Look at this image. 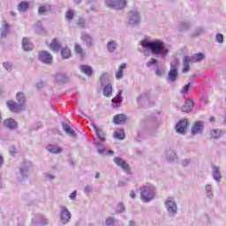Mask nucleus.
I'll list each match as a JSON object with an SVG mask.
<instances>
[{"label": "nucleus", "instance_id": "18", "mask_svg": "<svg viewBox=\"0 0 226 226\" xmlns=\"http://www.w3.org/2000/svg\"><path fill=\"white\" fill-rule=\"evenodd\" d=\"M4 126L8 130H17L19 128V123L13 118H6L4 120Z\"/></svg>", "mask_w": 226, "mask_h": 226}, {"label": "nucleus", "instance_id": "40", "mask_svg": "<svg viewBox=\"0 0 226 226\" xmlns=\"http://www.w3.org/2000/svg\"><path fill=\"white\" fill-rule=\"evenodd\" d=\"M72 54V51L70 50L69 48H64L61 50V56L63 59H68Z\"/></svg>", "mask_w": 226, "mask_h": 226}, {"label": "nucleus", "instance_id": "50", "mask_svg": "<svg viewBox=\"0 0 226 226\" xmlns=\"http://www.w3.org/2000/svg\"><path fill=\"white\" fill-rule=\"evenodd\" d=\"M158 63V60L156 58H151L148 62H147V68H151L154 64H156Z\"/></svg>", "mask_w": 226, "mask_h": 226}, {"label": "nucleus", "instance_id": "34", "mask_svg": "<svg viewBox=\"0 0 226 226\" xmlns=\"http://www.w3.org/2000/svg\"><path fill=\"white\" fill-rule=\"evenodd\" d=\"M205 192L207 199H213L215 191L213 190V185L207 184L205 186Z\"/></svg>", "mask_w": 226, "mask_h": 226}, {"label": "nucleus", "instance_id": "6", "mask_svg": "<svg viewBox=\"0 0 226 226\" xmlns=\"http://www.w3.org/2000/svg\"><path fill=\"white\" fill-rule=\"evenodd\" d=\"M130 26H139L140 24V11L139 9H132L127 15Z\"/></svg>", "mask_w": 226, "mask_h": 226}, {"label": "nucleus", "instance_id": "62", "mask_svg": "<svg viewBox=\"0 0 226 226\" xmlns=\"http://www.w3.org/2000/svg\"><path fill=\"white\" fill-rule=\"evenodd\" d=\"M15 153H16V151H15V147H11V148H10V154H15Z\"/></svg>", "mask_w": 226, "mask_h": 226}, {"label": "nucleus", "instance_id": "27", "mask_svg": "<svg viewBox=\"0 0 226 226\" xmlns=\"http://www.w3.org/2000/svg\"><path fill=\"white\" fill-rule=\"evenodd\" d=\"M62 128L67 135H70V137H75V131L72 129L68 124L62 123Z\"/></svg>", "mask_w": 226, "mask_h": 226}, {"label": "nucleus", "instance_id": "39", "mask_svg": "<svg viewBox=\"0 0 226 226\" xmlns=\"http://www.w3.org/2000/svg\"><path fill=\"white\" fill-rule=\"evenodd\" d=\"M50 11V6L41 5L38 8L39 15H45V13H49Z\"/></svg>", "mask_w": 226, "mask_h": 226}, {"label": "nucleus", "instance_id": "41", "mask_svg": "<svg viewBox=\"0 0 226 226\" xmlns=\"http://www.w3.org/2000/svg\"><path fill=\"white\" fill-rule=\"evenodd\" d=\"M101 80V87L103 86H107V82H109V74L108 73H102V76L100 77Z\"/></svg>", "mask_w": 226, "mask_h": 226}, {"label": "nucleus", "instance_id": "42", "mask_svg": "<svg viewBox=\"0 0 226 226\" xmlns=\"http://www.w3.org/2000/svg\"><path fill=\"white\" fill-rule=\"evenodd\" d=\"M75 11L74 10H68L65 13V19L70 22L71 20H73V17H75Z\"/></svg>", "mask_w": 226, "mask_h": 226}, {"label": "nucleus", "instance_id": "46", "mask_svg": "<svg viewBox=\"0 0 226 226\" xmlns=\"http://www.w3.org/2000/svg\"><path fill=\"white\" fill-rule=\"evenodd\" d=\"M154 73H155L156 77H163V75H165V69L156 67L154 69Z\"/></svg>", "mask_w": 226, "mask_h": 226}, {"label": "nucleus", "instance_id": "55", "mask_svg": "<svg viewBox=\"0 0 226 226\" xmlns=\"http://www.w3.org/2000/svg\"><path fill=\"white\" fill-rule=\"evenodd\" d=\"M114 222H115V220L113 217H108L106 219V225L112 226V225H114Z\"/></svg>", "mask_w": 226, "mask_h": 226}, {"label": "nucleus", "instance_id": "10", "mask_svg": "<svg viewBox=\"0 0 226 226\" xmlns=\"http://www.w3.org/2000/svg\"><path fill=\"white\" fill-rule=\"evenodd\" d=\"M7 107L11 110V112H14L16 114H19V112H22V110H26L24 104L15 102L14 101H8Z\"/></svg>", "mask_w": 226, "mask_h": 226}, {"label": "nucleus", "instance_id": "56", "mask_svg": "<svg viewBox=\"0 0 226 226\" xmlns=\"http://www.w3.org/2000/svg\"><path fill=\"white\" fill-rule=\"evenodd\" d=\"M35 32L37 33V34H43V33H45V28H43V26H37Z\"/></svg>", "mask_w": 226, "mask_h": 226}, {"label": "nucleus", "instance_id": "24", "mask_svg": "<svg viewBox=\"0 0 226 226\" xmlns=\"http://www.w3.org/2000/svg\"><path fill=\"white\" fill-rule=\"evenodd\" d=\"M27 10H29V2L21 1L18 4V11H19V13H26Z\"/></svg>", "mask_w": 226, "mask_h": 226}, {"label": "nucleus", "instance_id": "32", "mask_svg": "<svg viewBox=\"0 0 226 226\" xmlns=\"http://www.w3.org/2000/svg\"><path fill=\"white\" fill-rule=\"evenodd\" d=\"M81 41H84L87 47H92L93 45V37L90 34H83Z\"/></svg>", "mask_w": 226, "mask_h": 226}, {"label": "nucleus", "instance_id": "8", "mask_svg": "<svg viewBox=\"0 0 226 226\" xmlns=\"http://www.w3.org/2000/svg\"><path fill=\"white\" fill-rule=\"evenodd\" d=\"M105 4L108 8L119 11L124 10L128 2L126 0H105Z\"/></svg>", "mask_w": 226, "mask_h": 226}, {"label": "nucleus", "instance_id": "63", "mask_svg": "<svg viewBox=\"0 0 226 226\" xmlns=\"http://www.w3.org/2000/svg\"><path fill=\"white\" fill-rule=\"evenodd\" d=\"M130 197H131V199H135V197H136L135 191H131L130 192Z\"/></svg>", "mask_w": 226, "mask_h": 226}, {"label": "nucleus", "instance_id": "54", "mask_svg": "<svg viewBox=\"0 0 226 226\" xmlns=\"http://www.w3.org/2000/svg\"><path fill=\"white\" fill-rule=\"evenodd\" d=\"M215 40L218 43H223V34H217L215 36Z\"/></svg>", "mask_w": 226, "mask_h": 226}, {"label": "nucleus", "instance_id": "1", "mask_svg": "<svg viewBox=\"0 0 226 226\" xmlns=\"http://www.w3.org/2000/svg\"><path fill=\"white\" fill-rule=\"evenodd\" d=\"M140 45L144 50H149L154 57H158L159 59H165L170 52L167 44L162 40L151 41L149 39H144L140 41Z\"/></svg>", "mask_w": 226, "mask_h": 226}, {"label": "nucleus", "instance_id": "21", "mask_svg": "<svg viewBox=\"0 0 226 226\" xmlns=\"http://www.w3.org/2000/svg\"><path fill=\"white\" fill-rule=\"evenodd\" d=\"M193 109V101L187 99L182 107V112H192Z\"/></svg>", "mask_w": 226, "mask_h": 226}, {"label": "nucleus", "instance_id": "12", "mask_svg": "<svg viewBox=\"0 0 226 226\" xmlns=\"http://www.w3.org/2000/svg\"><path fill=\"white\" fill-rule=\"evenodd\" d=\"M93 128L95 130V135L99 139V142H105L107 140V133L102 127L96 126L95 124H92Z\"/></svg>", "mask_w": 226, "mask_h": 226}, {"label": "nucleus", "instance_id": "61", "mask_svg": "<svg viewBox=\"0 0 226 226\" xmlns=\"http://www.w3.org/2000/svg\"><path fill=\"white\" fill-rule=\"evenodd\" d=\"M40 223L41 225H49V219H45L42 217V221Z\"/></svg>", "mask_w": 226, "mask_h": 226}, {"label": "nucleus", "instance_id": "57", "mask_svg": "<svg viewBox=\"0 0 226 226\" xmlns=\"http://www.w3.org/2000/svg\"><path fill=\"white\" fill-rule=\"evenodd\" d=\"M44 176L49 181H54L56 179V177L50 173H45Z\"/></svg>", "mask_w": 226, "mask_h": 226}, {"label": "nucleus", "instance_id": "45", "mask_svg": "<svg viewBox=\"0 0 226 226\" xmlns=\"http://www.w3.org/2000/svg\"><path fill=\"white\" fill-rule=\"evenodd\" d=\"M3 68H4L6 72H11V70H13V64L11 62H4Z\"/></svg>", "mask_w": 226, "mask_h": 226}, {"label": "nucleus", "instance_id": "9", "mask_svg": "<svg viewBox=\"0 0 226 226\" xmlns=\"http://www.w3.org/2000/svg\"><path fill=\"white\" fill-rule=\"evenodd\" d=\"M72 220V213L68 210L66 206L60 207V222L63 225H66V223H70Z\"/></svg>", "mask_w": 226, "mask_h": 226}, {"label": "nucleus", "instance_id": "31", "mask_svg": "<svg viewBox=\"0 0 226 226\" xmlns=\"http://www.w3.org/2000/svg\"><path fill=\"white\" fill-rule=\"evenodd\" d=\"M192 27L190 21H182L178 26V31H188Z\"/></svg>", "mask_w": 226, "mask_h": 226}, {"label": "nucleus", "instance_id": "44", "mask_svg": "<svg viewBox=\"0 0 226 226\" xmlns=\"http://www.w3.org/2000/svg\"><path fill=\"white\" fill-rule=\"evenodd\" d=\"M206 33V30H204L203 27L198 26L195 28L192 36H200V34H204Z\"/></svg>", "mask_w": 226, "mask_h": 226}, {"label": "nucleus", "instance_id": "3", "mask_svg": "<svg viewBox=\"0 0 226 226\" xmlns=\"http://www.w3.org/2000/svg\"><path fill=\"white\" fill-rule=\"evenodd\" d=\"M206 56L203 53H196L192 56H185L183 59L184 68L182 69V73H186L190 70V63H200L204 61Z\"/></svg>", "mask_w": 226, "mask_h": 226}, {"label": "nucleus", "instance_id": "2", "mask_svg": "<svg viewBox=\"0 0 226 226\" xmlns=\"http://www.w3.org/2000/svg\"><path fill=\"white\" fill-rule=\"evenodd\" d=\"M139 195L142 202H151L156 195V190L154 189V186L150 185H142L139 188Z\"/></svg>", "mask_w": 226, "mask_h": 226}, {"label": "nucleus", "instance_id": "60", "mask_svg": "<svg viewBox=\"0 0 226 226\" xmlns=\"http://www.w3.org/2000/svg\"><path fill=\"white\" fill-rule=\"evenodd\" d=\"M36 86H37L38 89H41L45 86V82L44 81H40V82L37 83Z\"/></svg>", "mask_w": 226, "mask_h": 226}, {"label": "nucleus", "instance_id": "17", "mask_svg": "<svg viewBox=\"0 0 226 226\" xmlns=\"http://www.w3.org/2000/svg\"><path fill=\"white\" fill-rule=\"evenodd\" d=\"M113 162H114V163H116V165H117V167H120L125 172L130 171V165H128L126 163V161H124V159H122L120 157H115Z\"/></svg>", "mask_w": 226, "mask_h": 226}, {"label": "nucleus", "instance_id": "48", "mask_svg": "<svg viewBox=\"0 0 226 226\" xmlns=\"http://www.w3.org/2000/svg\"><path fill=\"white\" fill-rule=\"evenodd\" d=\"M75 52L76 54H80L81 57L84 56V49H82L80 44H75Z\"/></svg>", "mask_w": 226, "mask_h": 226}, {"label": "nucleus", "instance_id": "11", "mask_svg": "<svg viewBox=\"0 0 226 226\" xmlns=\"http://www.w3.org/2000/svg\"><path fill=\"white\" fill-rule=\"evenodd\" d=\"M38 59L41 63L44 64H51L54 61V58L49 51H40L38 55Z\"/></svg>", "mask_w": 226, "mask_h": 226}, {"label": "nucleus", "instance_id": "64", "mask_svg": "<svg viewBox=\"0 0 226 226\" xmlns=\"http://www.w3.org/2000/svg\"><path fill=\"white\" fill-rule=\"evenodd\" d=\"M129 226H137V223L134 221H130Z\"/></svg>", "mask_w": 226, "mask_h": 226}, {"label": "nucleus", "instance_id": "52", "mask_svg": "<svg viewBox=\"0 0 226 226\" xmlns=\"http://www.w3.org/2000/svg\"><path fill=\"white\" fill-rule=\"evenodd\" d=\"M190 86H191V83L184 86V87L180 91L181 94H186V93H188V91L190 90Z\"/></svg>", "mask_w": 226, "mask_h": 226}, {"label": "nucleus", "instance_id": "38", "mask_svg": "<svg viewBox=\"0 0 226 226\" xmlns=\"http://www.w3.org/2000/svg\"><path fill=\"white\" fill-rule=\"evenodd\" d=\"M115 139H119L120 140H123L124 139V130L123 129H117L114 133Z\"/></svg>", "mask_w": 226, "mask_h": 226}, {"label": "nucleus", "instance_id": "43", "mask_svg": "<svg viewBox=\"0 0 226 226\" xmlns=\"http://www.w3.org/2000/svg\"><path fill=\"white\" fill-rule=\"evenodd\" d=\"M212 139H220L222 137V130L216 129L210 132Z\"/></svg>", "mask_w": 226, "mask_h": 226}, {"label": "nucleus", "instance_id": "28", "mask_svg": "<svg viewBox=\"0 0 226 226\" xmlns=\"http://www.w3.org/2000/svg\"><path fill=\"white\" fill-rule=\"evenodd\" d=\"M16 100L18 103L20 105H23V107L26 109V94L22 92H19L16 95Z\"/></svg>", "mask_w": 226, "mask_h": 226}, {"label": "nucleus", "instance_id": "22", "mask_svg": "<svg viewBox=\"0 0 226 226\" xmlns=\"http://www.w3.org/2000/svg\"><path fill=\"white\" fill-rule=\"evenodd\" d=\"M61 42L57 39H53L49 44V49H51L53 52H59V50H61Z\"/></svg>", "mask_w": 226, "mask_h": 226}, {"label": "nucleus", "instance_id": "47", "mask_svg": "<svg viewBox=\"0 0 226 226\" xmlns=\"http://www.w3.org/2000/svg\"><path fill=\"white\" fill-rule=\"evenodd\" d=\"M75 24H77L79 27H84L86 26V20L79 17L75 19Z\"/></svg>", "mask_w": 226, "mask_h": 226}, {"label": "nucleus", "instance_id": "4", "mask_svg": "<svg viewBox=\"0 0 226 226\" xmlns=\"http://www.w3.org/2000/svg\"><path fill=\"white\" fill-rule=\"evenodd\" d=\"M164 207L170 218H174L177 215V203L173 197H169L164 200Z\"/></svg>", "mask_w": 226, "mask_h": 226}, {"label": "nucleus", "instance_id": "36", "mask_svg": "<svg viewBox=\"0 0 226 226\" xmlns=\"http://www.w3.org/2000/svg\"><path fill=\"white\" fill-rule=\"evenodd\" d=\"M124 68H126V64H122L119 67L118 70L117 71L115 76L116 79H123V70H124Z\"/></svg>", "mask_w": 226, "mask_h": 226}, {"label": "nucleus", "instance_id": "14", "mask_svg": "<svg viewBox=\"0 0 226 226\" xmlns=\"http://www.w3.org/2000/svg\"><path fill=\"white\" fill-rule=\"evenodd\" d=\"M104 141L94 140V145L97 149V153L102 156L107 155V147L103 144Z\"/></svg>", "mask_w": 226, "mask_h": 226}, {"label": "nucleus", "instance_id": "33", "mask_svg": "<svg viewBox=\"0 0 226 226\" xmlns=\"http://www.w3.org/2000/svg\"><path fill=\"white\" fill-rule=\"evenodd\" d=\"M56 82L58 84H63L64 82H68V77L64 73H57L55 77Z\"/></svg>", "mask_w": 226, "mask_h": 226}, {"label": "nucleus", "instance_id": "19", "mask_svg": "<svg viewBox=\"0 0 226 226\" xmlns=\"http://www.w3.org/2000/svg\"><path fill=\"white\" fill-rule=\"evenodd\" d=\"M79 70L81 73H84L87 77H93V67L87 65V64H83L79 66Z\"/></svg>", "mask_w": 226, "mask_h": 226}, {"label": "nucleus", "instance_id": "15", "mask_svg": "<svg viewBox=\"0 0 226 226\" xmlns=\"http://www.w3.org/2000/svg\"><path fill=\"white\" fill-rule=\"evenodd\" d=\"M204 130V123L202 121L195 122L191 129L192 135H199L202 133Z\"/></svg>", "mask_w": 226, "mask_h": 226}, {"label": "nucleus", "instance_id": "49", "mask_svg": "<svg viewBox=\"0 0 226 226\" xmlns=\"http://www.w3.org/2000/svg\"><path fill=\"white\" fill-rule=\"evenodd\" d=\"M190 163H192V159L190 158H185L181 161L182 167H188Z\"/></svg>", "mask_w": 226, "mask_h": 226}, {"label": "nucleus", "instance_id": "53", "mask_svg": "<svg viewBox=\"0 0 226 226\" xmlns=\"http://www.w3.org/2000/svg\"><path fill=\"white\" fill-rule=\"evenodd\" d=\"M124 204L123 203H118L117 207V213H124Z\"/></svg>", "mask_w": 226, "mask_h": 226}, {"label": "nucleus", "instance_id": "30", "mask_svg": "<svg viewBox=\"0 0 226 226\" xmlns=\"http://www.w3.org/2000/svg\"><path fill=\"white\" fill-rule=\"evenodd\" d=\"M102 87L104 96L109 97L112 95V85L110 83L104 85Z\"/></svg>", "mask_w": 226, "mask_h": 226}, {"label": "nucleus", "instance_id": "7", "mask_svg": "<svg viewBox=\"0 0 226 226\" xmlns=\"http://www.w3.org/2000/svg\"><path fill=\"white\" fill-rule=\"evenodd\" d=\"M177 68H179V60L176 59L170 64V69L168 72V82H176L177 80Z\"/></svg>", "mask_w": 226, "mask_h": 226}, {"label": "nucleus", "instance_id": "26", "mask_svg": "<svg viewBox=\"0 0 226 226\" xmlns=\"http://www.w3.org/2000/svg\"><path fill=\"white\" fill-rule=\"evenodd\" d=\"M124 121H126V115L124 114H118L113 117V123L115 124H121V123H124Z\"/></svg>", "mask_w": 226, "mask_h": 226}, {"label": "nucleus", "instance_id": "29", "mask_svg": "<svg viewBox=\"0 0 226 226\" xmlns=\"http://www.w3.org/2000/svg\"><path fill=\"white\" fill-rule=\"evenodd\" d=\"M8 33H10V25H8V22L4 21L2 23L1 36L4 38L8 35Z\"/></svg>", "mask_w": 226, "mask_h": 226}, {"label": "nucleus", "instance_id": "23", "mask_svg": "<svg viewBox=\"0 0 226 226\" xmlns=\"http://www.w3.org/2000/svg\"><path fill=\"white\" fill-rule=\"evenodd\" d=\"M117 49V41H116L114 40L109 41L108 43H107L108 52L112 54V53L116 52Z\"/></svg>", "mask_w": 226, "mask_h": 226}, {"label": "nucleus", "instance_id": "13", "mask_svg": "<svg viewBox=\"0 0 226 226\" xmlns=\"http://www.w3.org/2000/svg\"><path fill=\"white\" fill-rule=\"evenodd\" d=\"M186 128H188V120H180L176 125V132L181 135H185Z\"/></svg>", "mask_w": 226, "mask_h": 226}, {"label": "nucleus", "instance_id": "37", "mask_svg": "<svg viewBox=\"0 0 226 226\" xmlns=\"http://www.w3.org/2000/svg\"><path fill=\"white\" fill-rule=\"evenodd\" d=\"M166 158L169 160V162H174L176 158H177L176 152L172 150H168L166 153Z\"/></svg>", "mask_w": 226, "mask_h": 226}, {"label": "nucleus", "instance_id": "16", "mask_svg": "<svg viewBox=\"0 0 226 226\" xmlns=\"http://www.w3.org/2000/svg\"><path fill=\"white\" fill-rule=\"evenodd\" d=\"M122 94H123V90H118L116 97L111 100L112 102L111 107L113 109H118V107H121V103H123V96H121Z\"/></svg>", "mask_w": 226, "mask_h": 226}, {"label": "nucleus", "instance_id": "5", "mask_svg": "<svg viewBox=\"0 0 226 226\" xmlns=\"http://www.w3.org/2000/svg\"><path fill=\"white\" fill-rule=\"evenodd\" d=\"M34 167V166L31 162H23L19 167V174L21 177L19 178V181H24V179H27Z\"/></svg>", "mask_w": 226, "mask_h": 226}, {"label": "nucleus", "instance_id": "59", "mask_svg": "<svg viewBox=\"0 0 226 226\" xmlns=\"http://www.w3.org/2000/svg\"><path fill=\"white\" fill-rule=\"evenodd\" d=\"M69 199H71V200H75L77 199V191L72 192L70 194Z\"/></svg>", "mask_w": 226, "mask_h": 226}, {"label": "nucleus", "instance_id": "51", "mask_svg": "<svg viewBox=\"0 0 226 226\" xmlns=\"http://www.w3.org/2000/svg\"><path fill=\"white\" fill-rule=\"evenodd\" d=\"M147 94H141L137 97V102L140 103V102H144V100H147Z\"/></svg>", "mask_w": 226, "mask_h": 226}, {"label": "nucleus", "instance_id": "25", "mask_svg": "<svg viewBox=\"0 0 226 226\" xmlns=\"http://www.w3.org/2000/svg\"><path fill=\"white\" fill-rule=\"evenodd\" d=\"M22 47L24 50H26V52H29V50H33V43L31 42V41H29V39L26 37L22 39Z\"/></svg>", "mask_w": 226, "mask_h": 226}, {"label": "nucleus", "instance_id": "58", "mask_svg": "<svg viewBox=\"0 0 226 226\" xmlns=\"http://www.w3.org/2000/svg\"><path fill=\"white\" fill-rule=\"evenodd\" d=\"M85 193H91L93 192V186L91 185H86L84 189Z\"/></svg>", "mask_w": 226, "mask_h": 226}, {"label": "nucleus", "instance_id": "35", "mask_svg": "<svg viewBox=\"0 0 226 226\" xmlns=\"http://www.w3.org/2000/svg\"><path fill=\"white\" fill-rule=\"evenodd\" d=\"M213 177L217 183H220V179H222V174H220V169L218 167H213Z\"/></svg>", "mask_w": 226, "mask_h": 226}, {"label": "nucleus", "instance_id": "20", "mask_svg": "<svg viewBox=\"0 0 226 226\" xmlns=\"http://www.w3.org/2000/svg\"><path fill=\"white\" fill-rule=\"evenodd\" d=\"M46 149L49 151V153H52L53 154H59L63 153V148L56 145H48Z\"/></svg>", "mask_w": 226, "mask_h": 226}]
</instances>
